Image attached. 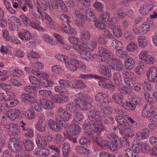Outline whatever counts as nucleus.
Returning <instances> with one entry per match:
<instances>
[{
  "label": "nucleus",
  "instance_id": "f257e3e1",
  "mask_svg": "<svg viewBox=\"0 0 157 157\" xmlns=\"http://www.w3.org/2000/svg\"><path fill=\"white\" fill-rule=\"evenodd\" d=\"M75 96L77 98L74 99V101L80 110L86 111L91 108L93 102L91 98L82 92L76 94Z\"/></svg>",
  "mask_w": 157,
  "mask_h": 157
},
{
  "label": "nucleus",
  "instance_id": "f03ea898",
  "mask_svg": "<svg viewBox=\"0 0 157 157\" xmlns=\"http://www.w3.org/2000/svg\"><path fill=\"white\" fill-rule=\"evenodd\" d=\"M8 144L10 151L14 153L18 152L21 149L20 142L18 139L15 137L10 138Z\"/></svg>",
  "mask_w": 157,
  "mask_h": 157
},
{
  "label": "nucleus",
  "instance_id": "7ed1b4c3",
  "mask_svg": "<svg viewBox=\"0 0 157 157\" xmlns=\"http://www.w3.org/2000/svg\"><path fill=\"white\" fill-rule=\"evenodd\" d=\"M71 116L70 113L67 111H64L62 115H57L55 116V120L64 128L67 125V122L69 120Z\"/></svg>",
  "mask_w": 157,
  "mask_h": 157
},
{
  "label": "nucleus",
  "instance_id": "20e7f679",
  "mask_svg": "<svg viewBox=\"0 0 157 157\" xmlns=\"http://www.w3.org/2000/svg\"><path fill=\"white\" fill-rule=\"evenodd\" d=\"M108 59L107 63L110 67L113 69L120 71L123 68V65L121 61L119 59H114L113 56H110Z\"/></svg>",
  "mask_w": 157,
  "mask_h": 157
},
{
  "label": "nucleus",
  "instance_id": "39448f33",
  "mask_svg": "<svg viewBox=\"0 0 157 157\" xmlns=\"http://www.w3.org/2000/svg\"><path fill=\"white\" fill-rule=\"evenodd\" d=\"M94 78L99 80L98 84L100 86L103 88L111 90L115 89V86L114 85L109 84L106 82V79L101 76L94 75Z\"/></svg>",
  "mask_w": 157,
  "mask_h": 157
},
{
  "label": "nucleus",
  "instance_id": "423d86ee",
  "mask_svg": "<svg viewBox=\"0 0 157 157\" xmlns=\"http://www.w3.org/2000/svg\"><path fill=\"white\" fill-rule=\"evenodd\" d=\"M38 121L35 125L36 129L40 132L45 131L46 128V123L44 115L43 114H40L39 116Z\"/></svg>",
  "mask_w": 157,
  "mask_h": 157
},
{
  "label": "nucleus",
  "instance_id": "0eeeda50",
  "mask_svg": "<svg viewBox=\"0 0 157 157\" xmlns=\"http://www.w3.org/2000/svg\"><path fill=\"white\" fill-rule=\"evenodd\" d=\"M147 77L149 81L151 82H157V68L154 67L150 68L148 71Z\"/></svg>",
  "mask_w": 157,
  "mask_h": 157
},
{
  "label": "nucleus",
  "instance_id": "6e6552de",
  "mask_svg": "<svg viewBox=\"0 0 157 157\" xmlns=\"http://www.w3.org/2000/svg\"><path fill=\"white\" fill-rule=\"evenodd\" d=\"M96 124V123H93L90 122H89L88 123L84 124L83 126V128L84 129H87L89 130H96L100 129L101 126H104L101 124L100 122H98Z\"/></svg>",
  "mask_w": 157,
  "mask_h": 157
},
{
  "label": "nucleus",
  "instance_id": "1a4fd4ad",
  "mask_svg": "<svg viewBox=\"0 0 157 157\" xmlns=\"http://www.w3.org/2000/svg\"><path fill=\"white\" fill-rule=\"evenodd\" d=\"M78 62V60L73 58H69L67 61L65 63V66L67 68L71 71H75L77 70L76 65Z\"/></svg>",
  "mask_w": 157,
  "mask_h": 157
},
{
  "label": "nucleus",
  "instance_id": "9d476101",
  "mask_svg": "<svg viewBox=\"0 0 157 157\" xmlns=\"http://www.w3.org/2000/svg\"><path fill=\"white\" fill-rule=\"evenodd\" d=\"M155 109L154 107L151 106L149 109L148 110L147 105L145 104L143 107L142 115L145 118L150 117L152 114H155L154 113Z\"/></svg>",
  "mask_w": 157,
  "mask_h": 157
},
{
  "label": "nucleus",
  "instance_id": "9b49d317",
  "mask_svg": "<svg viewBox=\"0 0 157 157\" xmlns=\"http://www.w3.org/2000/svg\"><path fill=\"white\" fill-rule=\"evenodd\" d=\"M98 111L92 109L88 113L89 119L94 123L100 122L101 121V116H97Z\"/></svg>",
  "mask_w": 157,
  "mask_h": 157
},
{
  "label": "nucleus",
  "instance_id": "f8f14e48",
  "mask_svg": "<svg viewBox=\"0 0 157 157\" xmlns=\"http://www.w3.org/2000/svg\"><path fill=\"white\" fill-rule=\"evenodd\" d=\"M104 129V127L101 126L100 129H98V130H90V131H86L84 133L83 136L86 137L88 136L93 139L94 137H96L97 135H100L101 132Z\"/></svg>",
  "mask_w": 157,
  "mask_h": 157
},
{
  "label": "nucleus",
  "instance_id": "ddd939ff",
  "mask_svg": "<svg viewBox=\"0 0 157 157\" xmlns=\"http://www.w3.org/2000/svg\"><path fill=\"white\" fill-rule=\"evenodd\" d=\"M20 114V111L17 109L10 110L7 113V117L9 119L12 121L18 118Z\"/></svg>",
  "mask_w": 157,
  "mask_h": 157
},
{
  "label": "nucleus",
  "instance_id": "4468645a",
  "mask_svg": "<svg viewBox=\"0 0 157 157\" xmlns=\"http://www.w3.org/2000/svg\"><path fill=\"white\" fill-rule=\"evenodd\" d=\"M107 137L115 144V148L116 147L121 148L122 147V144L119 138L114 133H112L110 134H108Z\"/></svg>",
  "mask_w": 157,
  "mask_h": 157
},
{
  "label": "nucleus",
  "instance_id": "2eb2a0df",
  "mask_svg": "<svg viewBox=\"0 0 157 157\" xmlns=\"http://www.w3.org/2000/svg\"><path fill=\"white\" fill-rule=\"evenodd\" d=\"M100 73L103 76L109 78L112 76L111 70L104 65L99 64L98 66Z\"/></svg>",
  "mask_w": 157,
  "mask_h": 157
},
{
  "label": "nucleus",
  "instance_id": "dca6fc26",
  "mask_svg": "<svg viewBox=\"0 0 157 157\" xmlns=\"http://www.w3.org/2000/svg\"><path fill=\"white\" fill-rule=\"evenodd\" d=\"M80 131V128L78 125L72 124L69 127L68 134L69 135H76L79 134Z\"/></svg>",
  "mask_w": 157,
  "mask_h": 157
},
{
  "label": "nucleus",
  "instance_id": "f3484780",
  "mask_svg": "<svg viewBox=\"0 0 157 157\" xmlns=\"http://www.w3.org/2000/svg\"><path fill=\"white\" fill-rule=\"evenodd\" d=\"M95 100L98 102L100 101L103 103L108 102V95L102 92L98 93L95 96Z\"/></svg>",
  "mask_w": 157,
  "mask_h": 157
},
{
  "label": "nucleus",
  "instance_id": "a211bd4d",
  "mask_svg": "<svg viewBox=\"0 0 157 157\" xmlns=\"http://www.w3.org/2000/svg\"><path fill=\"white\" fill-rule=\"evenodd\" d=\"M52 99L55 102L59 103L63 102H68L69 100L68 97L63 94L60 95H54Z\"/></svg>",
  "mask_w": 157,
  "mask_h": 157
},
{
  "label": "nucleus",
  "instance_id": "6ab92c4d",
  "mask_svg": "<svg viewBox=\"0 0 157 157\" xmlns=\"http://www.w3.org/2000/svg\"><path fill=\"white\" fill-rule=\"evenodd\" d=\"M40 103L43 108L46 109H51L55 106L54 104L52 101L45 98L40 99Z\"/></svg>",
  "mask_w": 157,
  "mask_h": 157
},
{
  "label": "nucleus",
  "instance_id": "aec40b11",
  "mask_svg": "<svg viewBox=\"0 0 157 157\" xmlns=\"http://www.w3.org/2000/svg\"><path fill=\"white\" fill-rule=\"evenodd\" d=\"M36 141L38 146L44 147L47 145V142L43 136L37 135L36 137Z\"/></svg>",
  "mask_w": 157,
  "mask_h": 157
},
{
  "label": "nucleus",
  "instance_id": "412c9836",
  "mask_svg": "<svg viewBox=\"0 0 157 157\" xmlns=\"http://www.w3.org/2000/svg\"><path fill=\"white\" fill-rule=\"evenodd\" d=\"M99 111L103 114H110L112 113L111 108L109 106H105L101 104L97 105Z\"/></svg>",
  "mask_w": 157,
  "mask_h": 157
},
{
  "label": "nucleus",
  "instance_id": "4be33fe9",
  "mask_svg": "<svg viewBox=\"0 0 157 157\" xmlns=\"http://www.w3.org/2000/svg\"><path fill=\"white\" fill-rule=\"evenodd\" d=\"M116 120L122 128L128 126V124L127 122V120L122 116L120 115L116 116Z\"/></svg>",
  "mask_w": 157,
  "mask_h": 157
},
{
  "label": "nucleus",
  "instance_id": "5701e85b",
  "mask_svg": "<svg viewBox=\"0 0 157 157\" xmlns=\"http://www.w3.org/2000/svg\"><path fill=\"white\" fill-rule=\"evenodd\" d=\"M62 29L67 34L75 35L76 32L73 28H71L67 23L63 24L61 26Z\"/></svg>",
  "mask_w": 157,
  "mask_h": 157
},
{
  "label": "nucleus",
  "instance_id": "b1692460",
  "mask_svg": "<svg viewBox=\"0 0 157 157\" xmlns=\"http://www.w3.org/2000/svg\"><path fill=\"white\" fill-rule=\"evenodd\" d=\"M48 124L50 128L53 131L59 132L61 130V127L57 122L53 120L50 119Z\"/></svg>",
  "mask_w": 157,
  "mask_h": 157
},
{
  "label": "nucleus",
  "instance_id": "393cba45",
  "mask_svg": "<svg viewBox=\"0 0 157 157\" xmlns=\"http://www.w3.org/2000/svg\"><path fill=\"white\" fill-rule=\"evenodd\" d=\"M112 98L116 104L122 105V101L124 99V95L120 93H114L112 96Z\"/></svg>",
  "mask_w": 157,
  "mask_h": 157
},
{
  "label": "nucleus",
  "instance_id": "a878e982",
  "mask_svg": "<svg viewBox=\"0 0 157 157\" xmlns=\"http://www.w3.org/2000/svg\"><path fill=\"white\" fill-rule=\"evenodd\" d=\"M20 38L22 40L29 41L31 39L32 36L30 33L28 31H25L23 33L22 32L18 33Z\"/></svg>",
  "mask_w": 157,
  "mask_h": 157
},
{
  "label": "nucleus",
  "instance_id": "bb28decb",
  "mask_svg": "<svg viewBox=\"0 0 157 157\" xmlns=\"http://www.w3.org/2000/svg\"><path fill=\"white\" fill-rule=\"evenodd\" d=\"M125 109L128 111H133L136 108V105L130 101H126L121 105Z\"/></svg>",
  "mask_w": 157,
  "mask_h": 157
},
{
  "label": "nucleus",
  "instance_id": "cd10ccee",
  "mask_svg": "<svg viewBox=\"0 0 157 157\" xmlns=\"http://www.w3.org/2000/svg\"><path fill=\"white\" fill-rule=\"evenodd\" d=\"M62 148L63 157H69L70 146L68 143L66 142L63 144Z\"/></svg>",
  "mask_w": 157,
  "mask_h": 157
},
{
  "label": "nucleus",
  "instance_id": "c85d7f7f",
  "mask_svg": "<svg viewBox=\"0 0 157 157\" xmlns=\"http://www.w3.org/2000/svg\"><path fill=\"white\" fill-rule=\"evenodd\" d=\"M150 28V25L148 23H144L139 27L141 33L143 34H147L149 31Z\"/></svg>",
  "mask_w": 157,
  "mask_h": 157
},
{
  "label": "nucleus",
  "instance_id": "c756f323",
  "mask_svg": "<svg viewBox=\"0 0 157 157\" xmlns=\"http://www.w3.org/2000/svg\"><path fill=\"white\" fill-rule=\"evenodd\" d=\"M98 51L101 56H104L107 57V60L110 58V56H113L110 54L109 51L102 47H99L98 48Z\"/></svg>",
  "mask_w": 157,
  "mask_h": 157
},
{
  "label": "nucleus",
  "instance_id": "7c9ffc66",
  "mask_svg": "<svg viewBox=\"0 0 157 157\" xmlns=\"http://www.w3.org/2000/svg\"><path fill=\"white\" fill-rule=\"evenodd\" d=\"M124 131L125 136L128 137H132L134 135L133 131L130 128L129 126H127L125 128H122Z\"/></svg>",
  "mask_w": 157,
  "mask_h": 157
},
{
  "label": "nucleus",
  "instance_id": "2f4dec72",
  "mask_svg": "<svg viewBox=\"0 0 157 157\" xmlns=\"http://www.w3.org/2000/svg\"><path fill=\"white\" fill-rule=\"evenodd\" d=\"M24 147L27 151H30L33 149V144L31 140H25L23 141Z\"/></svg>",
  "mask_w": 157,
  "mask_h": 157
},
{
  "label": "nucleus",
  "instance_id": "473e14b6",
  "mask_svg": "<svg viewBox=\"0 0 157 157\" xmlns=\"http://www.w3.org/2000/svg\"><path fill=\"white\" fill-rule=\"evenodd\" d=\"M138 41L139 46L142 48L145 47L148 44V41L144 36L138 37Z\"/></svg>",
  "mask_w": 157,
  "mask_h": 157
},
{
  "label": "nucleus",
  "instance_id": "72a5a7b5",
  "mask_svg": "<svg viewBox=\"0 0 157 157\" xmlns=\"http://www.w3.org/2000/svg\"><path fill=\"white\" fill-rule=\"evenodd\" d=\"M72 87L74 88L83 89L86 87V85L82 80L74 82L72 84Z\"/></svg>",
  "mask_w": 157,
  "mask_h": 157
},
{
  "label": "nucleus",
  "instance_id": "f704fd0d",
  "mask_svg": "<svg viewBox=\"0 0 157 157\" xmlns=\"http://www.w3.org/2000/svg\"><path fill=\"white\" fill-rule=\"evenodd\" d=\"M10 74L13 77L18 78L22 77L23 75V71L18 68H15L10 71Z\"/></svg>",
  "mask_w": 157,
  "mask_h": 157
},
{
  "label": "nucleus",
  "instance_id": "c9c22d12",
  "mask_svg": "<svg viewBox=\"0 0 157 157\" xmlns=\"http://www.w3.org/2000/svg\"><path fill=\"white\" fill-rule=\"evenodd\" d=\"M135 61L133 59L131 58L128 59L125 64V66L127 69L131 70L135 66Z\"/></svg>",
  "mask_w": 157,
  "mask_h": 157
},
{
  "label": "nucleus",
  "instance_id": "e433bc0d",
  "mask_svg": "<svg viewBox=\"0 0 157 157\" xmlns=\"http://www.w3.org/2000/svg\"><path fill=\"white\" fill-rule=\"evenodd\" d=\"M111 45L117 50L123 48V45L122 43L117 40H113L111 43Z\"/></svg>",
  "mask_w": 157,
  "mask_h": 157
},
{
  "label": "nucleus",
  "instance_id": "4c0bfd02",
  "mask_svg": "<svg viewBox=\"0 0 157 157\" xmlns=\"http://www.w3.org/2000/svg\"><path fill=\"white\" fill-rule=\"evenodd\" d=\"M92 140L94 143L101 147L105 145V140L101 138L97 137L96 136L94 137Z\"/></svg>",
  "mask_w": 157,
  "mask_h": 157
},
{
  "label": "nucleus",
  "instance_id": "58836bf2",
  "mask_svg": "<svg viewBox=\"0 0 157 157\" xmlns=\"http://www.w3.org/2000/svg\"><path fill=\"white\" fill-rule=\"evenodd\" d=\"M97 44L95 41L90 42L86 44V48L90 51H92L96 48Z\"/></svg>",
  "mask_w": 157,
  "mask_h": 157
},
{
  "label": "nucleus",
  "instance_id": "ea45409f",
  "mask_svg": "<svg viewBox=\"0 0 157 157\" xmlns=\"http://www.w3.org/2000/svg\"><path fill=\"white\" fill-rule=\"evenodd\" d=\"M101 117V120H102L105 124H111L113 122V118L111 117L107 116H102Z\"/></svg>",
  "mask_w": 157,
  "mask_h": 157
},
{
  "label": "nucleus",
  "instance_id": "a19ab883",
  "mask_svg": "<svg viewBox=\"0 0 157 157\" xmlns=\"http://www.w3.org/2000/svg\"><path fill=\"white\" fill-rule=\"evenodd\" d=\"M25 71L28 74L32 73L38 76L41 74V73L38 70L35 71L32 68L29 67H25L24 68Z\"/></svg>",
  "mask_w": 157,
  "mask_h": 157
},
{
  "label": "nucleus",
  "instance_id": "79ce46f5",
  "mask_svg": "<svg viewBox=\"0 0 157 157\" xmlns=\"http://www.w3.org/2000/svg\"><path fill=\"white\" fill-rule=\"evenodd\" d=\"M122 49H117L116 52V54L117 56L122 59H125L128 56L127 52L122 50Z\"/></svg>",
  "mask_w": 157,
  "mask_h": 157
},
{
  "label": "nucleus",
  "instance_id": "37998d69",
  "mask_svg": "<svg viewBox=\"0 0 157 157\" xmlns=\"http://www.w3.org/2000/svg\"><path fill=\"white\" fill-rule=\"evenodd\" d=\"M76 104L73 103H68L67 105L66 109L67 110L71 112H74L77 109Z\"/></svg>",
  "mask_w": 157,
  "mask_h": 157
},
{
  "label": "nucleus",
  "instance_id": "c03bdc74",
  "mask_svg": "<svg viewBox=\"0 0 157 157\" xmlns=\"http://www.w3.org/2000/svg\"><path fill=\"white\" fill-rule=\"evenodd\" d=\"M35 115V112L33 109L27 110L25 113V116L28 119H33Z\"/></svg>",
  "mask_w": 157,
  "mask_h": 157
},
{
  "label": "nucleus",
  "instance_id": "a18cd8bd",
  "mask_svg": "<svg viewBox=\"0 0 157 157\" xmlns=\"http://www.w3.org/2000/svg\"><path fill=\"white\" fill-rule=\"evenodd\" d=\"M42 38L46 42L49 43L52 45L56 44V42L53 40L52 38L47 34H44Z\"/></svg>",
  "mask_w": 157,
  "mask_h": 157
},
{
  "label": "nucleus",
  "instance_id": "49530a36",
  "mask_svg": "<svg viewBox=\"0 0 157 157\" xmlns=\"http://www.w3.org/2000/svg\"><path fill=\"white\" fill-rule=\"evenodd\" d=\"M85 12L86 18L89 16L92 17L91 19H94L92 20H93L94 22H97L98 21V19L96 17V16L94 15V13L90 9H87L86 10Z\"/></svg>",
  "mask_w": 157,
  "mask_h": 157
},
{
  "label": "nucleus",
  "instance_id": "de8ad7c7",
  "mask_svg": "<svg viewBox=\"0 0 157 157\" xmlns=\"http://www.w3.org/2000/svg\"><path fill=\"white\" fill-rule=\"evenodd\" d=\"M125 154L128 157H139L136 152H134L130 148H128L125 150Z\"/></svg>",
  "mask_w": 157,
  "mask_h": 157
},
{
  "label": "nucleus",
  "instance_id": "09e8293b",
  "mask_svg": "<svg viewBox=\"0 0 157 157\" xmlns=\"http://www.w3.org/2000/svg\"><path fill=\"white\" fill-rule=\"evenodd\" d=\"M149 9V6L145 5L141 7L139 11L141 14L144 16L148 13Z\"/></svg>",
  "mask_w": 157,
  "mask_h": 157
},
{
  "label": "nucleus",
  "instance_id": "8fccbe9b",
  "mask_svg": "<svg viewBox=\"0 0 157 157\" xmlns=\"http://www.w3.org/2000/svg\"><path fill=\"white\" fill-rule=\"evenodd\" d=\"M137 48L136 44L133 41H131L127 47V49L128 51L132 52L136 51Z\"/></svg>",
  "mask_w": 157,
  "mask_h": 157
},
{
  "label": "nucleus",
  "instance_id": "3c124183",
  "mask_svg": "<svg viewBox=\"0 0 157 157\" xmlns=\"http://www.w3.org/2000/svg\"><path fill=\"white\" fill-rule=\"evenodd\" d=\"M141 152L144 154L148 153L150 150L149 145L146 143H141Z\"/></svg>",
  "mask_w": 157,
  "mask_h": 157
},
{
  "label": "nucleus",
  "instance_id": "603ef678",
  "mask_svg": "<svg viewBox=\"0 0 157 157\" xmlns=\"http://www.w3.org/2000/svg\"><path fill=\"white\" fill-rule=\"evenodd\" d=\"M26 2V0H19L18 1L19 8L23 10L24 12H25L27 10Z\"/></svg>",
  "mask_w": 157,
  "mask_h": 157
},
{
  "label": "nucleus",
  "instance_id": "864d4df0",
  "mask_svg": "<svg viewBox=\"0 0 157 157\" xmlns=\"http://www.w3.org/2000/svg\"><path fill=\"white\" fill-rule=\"evenodd\" d=\"M29 79L30 82L33 84L37 85L38 87H39V85L40 82V80L36 78L33 76L29 77Z\"/></svg>",
  "mask_w": 157,
  "mask_h": 157
},
{
  "label": "nucleus",
  "instance_id": "5fc2aeb1",
  "mask_svg": "<svg viewBox=\"0 0 157 157\" xmlns=\"http://www.w3.org/2000/svg\"><path fill=\"white\" fill-rule=\"evenodd\" d=\"M59 82L61 86L63 87L69 88L71 87V83L69 81L63 79L59 80Z\"/></svg>",
  "mask_w": 157,
  "mask_h": 157
},
{
  "label": "nucleus",
  "instance_id": "6e6d98bb",
  "mask_svg": "<svg viewBox=\"0 0 157 157\" xmlns=\"http://www.w3.org/2000/svg\"><path fill=\"white\" fill-rule=\"evenodd\" d=\"M120 76V74L117 72H115L113 75V79L114 80V83L117 86H119L120 85V82L119 81Z\"/></svg>",
  "mask_w": 157,
  "mask_h": 157
},
{
  "label": "nucleus",
  "instance_id": "4d7b16f0",
  "mask_svg": "<svg viewBox=\"0 0 157 157\" xmlns=\"http://www.w3.org/2000/svg\"><path fill=\"white\" fill-rule=\"evenodd\" d=\"M93 7L96 10L99 11H102L104 7V5L99 2H94Z\"/></svg>",
  "mask_w": 157,
  "mask_h": 157
},
{
  "label": "nucleus",
  "instance_id": "13d9d810",
  "mask_svg": "<svg viewBox=\"0 0 157 157\" xmlns=\"http://www.w3.org/2000/svg\"><path fill=\"white\" fill-rule=\"evenodd\" d=\"M21 21L24 23L25 25L28 26L30 23V20L25 15L22 14L19 16Z\"/></svg>",
  "mask_w": 157,
  "mask_h": 157
},
{
  "label": "nucleus",
  "instance_id": "bf43d9fd",
  "mask_svg": "<svg viewBox=\"0 0 157 157\" xmlns=\"http://www.w3.org/2000/svg\"><path fill=\"white\" fill-rule=\"evenodd\" d=\"M39 94L42 97L48 98L51 94V92L49 90H41L39 91Z\"/></svg>",
  "mask_w": 157,
  "mask_h": 157
},
{
  "label": "nucleus",
  "instance_id": "052dcab7",
  "mask_svg": "<svg viewBox=\"0 0 157 157\" xmlns=\"http://www.w3.org/2000/svg\"><path fill=\"white\" fill-rule=\"evenodd\" d=\"M148 55L147 51H141L139 55V58L140 59L144 61L147 57Z\"/></svg>",
  "mask_w": 157,
  "mask_h": 157
},
{
  "label": "nucleus",
  "instance_id": "680f3d73",
  "mask_svg": "<svg viewBox=\"0 0 157 157\" xmlns=\"http://www.w3.org/2000/svg\"><path fill=\"white\" fill-rule=\"evenodd\" d=\"M25 90L28 93H31L34 90H36L38 88V86H27L24 87Z\"/></svg>",
  "mask_w": 157,
  "mask_h": 157
},
{
  "label": "nucleus",
  "instance_id": "e2e57ef3",
  "mask_svg": "<svg viewBox=\"0 0 157 157\" xmlns=\"http://www.w3.org/2000/svg\"><path fill=\"white\" fill-rule=\"evenodd\" d=\"M117 14L118 18L120 19H124L127 15V13L125 12L120 9L117 10Z\"/></svg>",
  "mask_w": 157,
  "mask_h": 157
},
{
  "label": "nucleus",
  "instance_id": "0e129e2a",
  "mask_svg": "<svg viewBox=\"0 0 157 157\" xmlns=\"http://www.w3.org/2000/svg\"><path fill=\"white\" fill-rule=\"evenodd\" d=\"M27 56L29 59L30 60H31L32 59H36L39 57L37 53L33 51H31L30 53H28Z\"/></svg>",
  "mask_w": 157,
  "mask_h": 157
},
{
  "label": "nucleus",
  "instance_id": "69168bd1",
  "mask_svg": "<svg viewBox=\"0 0 157 157\" xmlns=\"http://www.w3.org/2000/svg\"><path fill=\"white\" fill-rule=\"evenodd\" d=\"M56 58L57 59L61 61H63L65 63L67 61L69 58L67 56L64 55H57Z\"/></svg>",
  "mask_w": 157,
  "mask_h": 157
},
{
  "label": "nucleus",
  "instance_id": "338daca9",
  "mask_svg": "<svg viewBox=\"0 0 157 157\" xmlns=\"http://www.w3.org/2000/svg\"><path fill=\"white\" fill-rule=\"evenodd\" d=\"M82 38L85 40H89L91 37V36L90 33L87 30L83 31L82 35Z\"/></svg>",
  "mask_w": 157,
  "mask_h": 157
},
{
  "label": "nucleus",
  "instance_id": "774afa93",
  "mask_svg": "<svg viewBox=\"0 0 157 157\" xmlns=\"http://www.w3.org/2000/svg\"><path fill=\"white\" fill-rule=\"evenodd\" d=\"M99 157H116L114 155L105 151L100 152L99 154Z\"/></svg>",
  "mask_w": 157,
  "mask_h": 157
}]
</instances>
